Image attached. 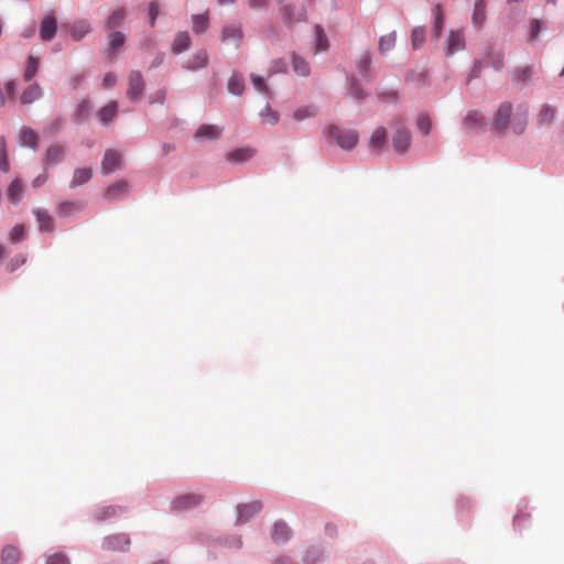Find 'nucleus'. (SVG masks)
<instances>
[{
    "label": "nucleus",
    "mask_w": 564,
    "mask_h": 564,
    "mask_svg": "<svg viewBox=\"0 0 564 564\" xmlns=\"http://www.w3.org/2000/svg\"><path fill=\"white\" fill-rule=\"evenodd\" d=\"M328 135L343 150H351L359 141V134L352 129H340L337 126H329Z\"/></svg>",
    "instance_id": "1"
},
{
    "label": "nucleus",
    "mask_w": 564,
    "mask_h": 564,
    "mask_svg": "<svg viewBox=\"0 0 564 564\" xmlns=\"http://www.w3.org/2000/svg\"><path fill=\"white\" fill-rule=\"evenodd\" d=\"M392 128L394 129V133L392 135L393 149L397 153L403 154L410 147L411 133L401 119H394Z\"/></svg>",
    "instance_id": "2"
},
{
    "label": "nucleus",
    "mask_w": 564,
    "mask_h": 564,
    "mask_svg": "<svg viewBox=\"0 0 564 564\" xmlns=\"http://www.w3.org/2000/svg\"><path fill=\"white\" fill-rule=\"evenodd\" d=\"M67 149L58 143L50 144L43 153L42 162L44 169H50L64 161Z\"/></svg>",
    "instance_id": "3"
},
{
    "label": "nucleus",
    "mask_w": 564,
    "mask_h": 564,
    "mask_svg": "<svg viewBox=\"0 0 564 564\" xmlns=\"http://www.w3.org/2000/svg\"><path fill=\"white\" fill-rule=\"evenodd\" d=\"M144 78L139 70H132L128 77L127 97L131 101H138L144 91Z\"/></svg>",
    "instance_id": "4"
},
{
    "label": "nucleus",
    "mask_w": 564,
    "mask_h": 564,
    "mask_svg": "<svg viewBox=\"0 0 564 564\" xmlns=\"http://www.w3.org/2000/svg\"><path fill=\"white\" fill-rule=\"evenodd\" d=\"M512 115V104L505 101L502 102L495 116L492 128L496 131H505L510 123V118Z\"/></svg>",
    "instance_id": "5"
},
{
    "label": "nucleus",
    "mask_w": 564,
    "mask_h": 564,
    "mask_svg": "<svg viewBox=\"0 0 564 564\" xmlns=\"http://www.w3.org/2000/svg\"><path fill=\"white\" fill-rule=\"evenodd\" d=\"M262 510L260 501H252L249 503L239 505L237 507V522L242 524L251 520Z\"/></svg>",
    "instance_id": "6"
},
{
    "label": "nucleus",
    "mask_w": 564,
    "mask_h": 564,
    "mask_svg": "<svg viewBox=\"0 0 564 564\" xmlns=\"http://www.w3.org/2000/svg\"><path fill=\"white\" fill-rule=\"evenodd\" d=\"M130 546V538L127 534H112L102 542V547L108 551H127Z\"/></svg>",
    "instance_id": "7"
},
{
    "label": "nucleus",
    "mask_w": 564,
    "mask_h": 564,
    "mask_svg": "<svg viewBox=\"0 0 564 564\" xmlns=\"http://www.w3.org/2000/svg\"><path fill=\"white\" fill-rule=\"evenodd\" d=\"M57 30V20L54 13H48L44 17L40 25V37L50 42L54 39Z\"/></svg>",
    "instance_id": "8"
},
{
    "label": "nucleus",
    "mask_w": 564,
    "mask_h": 564,
    "mask_svg": "<svg viewBox=\"0 0 564 564\" xmlns=\"http://www.w3.org/2000/svg\"><path fill=\"white\" fill-rule=\"evenodd\" d=\"M42 96V87L37 83H32L21 91L18 98L21 105L28 106L41 99Z\"/></svg>",
    "instance_id": "9"
},
{
    "label": "nucleus",
    "mask_w": 564,
    "mask_h": 564,
    "mask_svg": "<svg viewBox=\"0 0 564 564\" xmlns=\"http://www.w3.org/2000/svg\"><path fill=\"white\" fill-rule=\"evenodd\" d=\"M121 164V155L119 152L109 149L105 152L102 162H101V171L104 174H110L118 170Z\"/></svg>",
    "instance_id": "10"
},
{
    "label": "nucleus",
    "mask_w": 564,
    "mask_h": 564,
    "mask_svg": "<svg viewBox=\"0 0 564 564\" xmlns=\"http://www.w3.org/2000/svg\"><path fill=\"white\" fill-rule=\"evenodd\" d=\"M465 47V37L462 31H451L446 39L445 53L447 56L462 51Z\"/></svg>",
    "instance_id": "11"
},
{
    "label": "nucleus",
    "mask_w": 564,
    "mask_h": 564,
    "mask_svg": "<svg viewBox=\"0 0 564 564\" xmlns=\"http://www.w3.org/2000/svg\"><path fill=\"white\" fill-rule=\"evenodd\" d=\"M64 28L67 29L68 33L75 41L82 40L91 30L90 23L86 20L75 21L72 24L64 25Z\"/></svg>",
    "instance_id": "12"
},
{
    "label": "nucleus",
    "mask_w": 564,
    "mask_h": 564,
    "mask_svg": "<svg viewBox=\"0 0 564 564\" xmlns=\"http://www.w3.org/2000/svg\"><path fill=\"white\" fill-rule=\"evenodd\" d=\"M291 534H292V531L285 522L276 521L273 524V529L271 532V539L276 544L285 543L290 540Z\"/></svg>",
    "instance_id": "13"
},
{
    "label": "nucleus",
    "mask_w": 564,
    "mask_h": 564,
    "mask_svg": "<svg viewBox=\"0 0 564 564\" xmlns=\"http://www.w3.org/2000/svg\"><path fill=\"white\" fill-rule=\"evenodd\" d=\"M93 177V169L85 166V167H77L73 172L72 180L69 182L70 188H76L79 186H83L87 184Z\"/></svg>",
    "instance_id": "14"
},
{
    "label": "nucleus",
    "mask_w": 564,
    "mask_h": 564,
    "mask_svg": "<svg viewBox=\"0 0 564 564\" xmlns=\"http://www.w3.org/2000/svg\"><path fill=\"white\" fill-rule=\"evenodd\" d=\"M221 134V128L216 124H202L195 132V138L202 141L216 140Z\"/></svg>",
    "instance_id": "15"
},
{
    "label": "nucleus",
    "mask_w": 564,
    "mask_h": 564,
    "mask_svg": "<svg viewBox=\"0 0 564 564\" xmlns=\"http://www.w3.org/2000/svg\"><path fill=\"white\" fill-rule=\"evenodd\" d=\"M208 54L206 51H197L194 53L184 64V67L188 70H197L204 68L208 64Z\"/></svg>",
    "instance_id": "16"
},
{
    "label": "nucleus",
    "mask_w": 564,
    "mask_h": 564,
    "mask_svg": "<svg viewBox=\"0 0 564 564\" xmlns=\"http://www.w3.org/2000/svg\"><path fill=\"white\" fill-rule=\"evenodd\" d=\"M242 39V32L239 26L230 25L225 26L223 30V42L232 44L235 48H238Z\"/></svg>",
    "instance_id": "17"
},
{
    "label": "nucleus",
    "mask_w": 564,
    "mask_h": 564,
    "mask_svg": "<svg viewBox=\"0 0 564 564\" xmlns=\"http://www.w3.org/2000/svg\"><path fill=\"white\" fill-rule=\"evenodd\" d=\"M202 501V497L196 494H187L180 496L173 501V508L184 510L197 506Z\"/></svg>",
    "instance_id": "18"
},
{
    "label": "nucleus",
    "mask_w": 564,
    "mask_h": 564,
    "mask_svg": "<svg viewBox=\"0 0 564 564\" xmlns=\"http://www.w3.org/2000/svg\"><path fill=\"white\" fill-rule=\"evenodd\" d=\"M387 141V130L383 127H378L371 134L369 140V149L372 152H379L383 149Z\"/></svg>",
    "instance_id": "19"
},
{
    "label": "nucleus",
    "mask_w": 564,
    "mask_h": 564,
    "mask_svg": "<svg viewBox=\"0 0 564 564\" xmlns=\"http://www.w3.org/2000/svg\"><path fill=\"white\" fill-rule=\"evenodd\" d=\"M128 192V183L126 181H117L111 184L104 193V198L108 202L116 200L120 195Z\"/></svg>",
    "instance_id": "20"
},
{
    "label": "nucleus",
    "mask_w": 564,
    "mask_h": 564,
    "mask_svg": "<svg viewBox=\"0 0 564 564\" xmlns=\"http://www.w3.org/2000/svg\"><path fill=\"white\" fill-rule=\"evenodd\" d=\"M529 112L528 105H519L518 106V113L514 117L513 121L511 122L512 130L520 134L524 131L525 124H527V117Z\"/></svg>",
    "instance_id": "21"
},
{
    "label": "nucleus",
    "mask_w": 564,
    "mask_h": 564,
    "mask_svg": "<svg viewBox=\"0 0 564 564\" xmlns=\"http://www.w3.org/2000/svg\"><path fill=\"white\" fill-rule=\"evenodd\" d=\"M34 215L39 223V229L42 232H52L54 230V219L43 209H35Z\"/></svg>",
    "instance_id": "22"
},
{
    "label": "nucleus",
    "mask_w": 564,
    "mask_h": 564,
    "mask_svg": "<svg viewBox=\"0 0 564 564\" xmlns=\"http://www.w3.org/2000/svg\"><path fill=\"white\" fill-rule=\"evenodd\" d=\"M19 137L21 145L36 149L39 143V134L35 130L30 127H23L20 130Z\"/></svg>",
    "instance_id": "23"
},
{
    "label": "nucleus",
    "mask_w": 564,
    "mask_h": 564,
    "mask_svg": "<svg viewBox=\"0 0 564 564\" xmlns=\"http://www.w3.org/2000/svg\"><path fill=\"white\" fill-rule=\"evenodd\" d=\"M24 191L25 186L23 182L17 177L9 184L7 189V196L12 204H18Z\"/></svg>",
    "instance_id": "24"
},
{
    "label": "nucleus",
    "mask_w": 564,
    "mask_h": 564,
    "mask_svg": "<svg viewBox=\"0 0 564 564\" xmlns=\"http://www.w3.org/2000/svg\"><path fill=\"white\" fill-rule=\"evenodd\" d=\"M316 115H317V107L315 105H306V106L297 107L293 111L291 118L295 122H302L306 119L315 117Z\"/></svg>",
    "instance_id": "25"
},
{
    "label": "nucleus",
    "mask_w": 564,
    "mask_h": 564,
    "mask_svg": "<svg viewBox=\"0 0 564 564\" xmlns=\"http://www.w3.org/2000/svg\"><path fill=\"white\" fill-rule=\"evenodd\" d=\"M191 46V37L187 32H178L172 43V52L174 54H181L188 50Z\"/></svg>",
    "instance_id": "26"
},
{
    "label": "nucleus",
    "mask_w": 564,
    "mask_h": 564,
    "mask_svg": "<svg viewBox=\"0 0 564 564\" xmlns=\"http://www.w3.org/2000/svg\"><path fill=\"white\" fill-rule=\"evenodd\" d=\"M533 75L532 66L516 67L511 72V80L516 84H525L531 80Z\"/></svg>",
    "instance_id": "27"
},
{
    "label": "nucleus",
    "mask_w": 564,
    "mask_h": 564,
    "mask_svg": "<svg viewBox=\"0 0 564 564\" xmlns=\"http://www.w3.org/2000/svg\"><path fill=\"white\" fill-rule=\"evenodd\" d=\"M433 15V31L435 34V39L438 40L442 34V30L444 26V13L441 4H436L432 10Z\"/></svg>",
    "instance_id": "28"
},
{
    "label": "nucleus",
    "mask_w": 564,
    "mask_h": 564,
    "mask_svg": "<svg viewBox=\"0 0 564 564\" xmlns=\"http://www.w3.org/2000/svg\"><path fill=\"white\" fill-rule=\"evenodd\" d=\"M40 59L35 56H29L23 70V80L31 82L37 74Z\"/></svg>",
    "instance_id": "29"
},
{
    "label": "nucleus",
    "mask_w": 564,
    "mask_h": 564,
    "mask_svg": "<svg viewBox=\"0 0 564 564\" xmlns=\"http://www.w3.org/2000/svg\"><path fill=\"white\" fill-rule=\"evenodd\" d=\"M20 557L21 553L19 549L12 545L4 546L1 552L2 564H17L20 561Z\"/></svg>",
    "instance_id": "30"
},
{
    "label": "nucleus",
    "mask_w": 564,
    "mask_h": 564,
    "mask_svg": "<svg viewBox=\"0 0 564 564\" xmlns=\"http://www.w3.org/2000/svg\"><path fill=\"white\" fill-rule=\"evenodd\" d=\"M117 109L118 104L116 101H111L102 107L98 112L101 123L107 124L111 122L116 118Z\"/></svg>",
    "instance_id": "31"
},
{
    "label": "nucleus",
    "mask_w": 564,
    "mask_h": 564,
    "mask_svg": "<svg viewBox=\"0 0 564 564\" xmlns=\"http://www.w3.org/2000/svg\"><path fill=\"white\" fill-rule=\"evenodd\" d=\"M486 19V3L484 0H476L473 12V23L475 26L480 28Z\"/></svg>",
    "instance_id": "32"
},
{
    "label": "nucleus",
    "mask_w": 564,
    "mask_h": 564,
    "mask_svg": "<svg viewBox=\"0 0 564 564\" xmlns=\"http://www.w3.org/2000/svg\"><path fill=\"white\" fill-rule=\"evenodd\" d=\"M126 15L127 13L124 8L120 7L115 9L106 21V28L111 30L119 26L126 19Z\"/></svg>",
    "instance_id": "33"
},
{
    "label": "nucleus",
    "mask_w": 564,
    "mask_h": 564,
    "mask_svg": "<svg viewBox=\"0 0 564 564\" xmlns=\"http://www.w3.org/2000/svg\"><path fill=\"white\" fill-rule=\"evenodd\" d=\"M395 42H397V33L394 31L389 34L382 35L379 39L380 53L384 55L388 52H390L394 47Z\"/></svg>",
    "instance_id": "34"
},
{
    "label": "nucleus",
    "mask_w": 564,
    "mask_h": 564,
    "mask_svg": "<svg viewBox=\"0 0 564 564\" xmlns=\"http://www.w3.org/2000/svg\"><path fill=\"white\" fill-rule=\"evenodd\" d=\"M245 89V82L241 75L232 74L228 80V90L232 95L240 96Z\"/></svg>",
    "instance_id": "35"
},
{
    "label": "nucleus",
    "mask_w": 564,
    "mask_h": 564,
    "mask_svg": "<svg viewBox=\"0 0 564 564\" xmlns=\"http://www.w3.org/2000/svg\"><path fill=\"white\" fill-rule=\"evenodd\" d=\"M193 31L197 34L204 33L208 29V15L195 14L192 17Z\"/></svg>",
    "instance_id": "36"
},
{
    "label": "nucleus",
    "mask_w": 564,
    "mask_h": 564,
    "mask_svg": "<svg viewBox=\"0 0 564 564\" xmlns=\"http://www.w3.org/2000/svg\"><path fill=\"white\" fill-rule=\"evenodd\" d=\"M556 109L553 106L544 105L538 116V122L540 124H549L555 117Z\"/></svg>",
    "instance_id": "37"
},
{
    "label": "nucleus",
    "mask_w": 564,
    "mask_h": 564,
    "mask_svg": "<svg viewBox=\"0 0 564 564\" xmlns=\"http://www.w3.org/2000/svg\"><path fill=\"white\" fill-rule=\"evenodd\" d=\"M15 91V82L9 80L4 85L0 84V108L6 105L8 98L12 97Z\"/></svg>",
    "instance_id": "38"
},
{
    "label": "nucleus",
    "mask_w": 564,
    "mask_h": 564,
    "mask_svg": "<svg viewBox=\"0 0 564 564\" xmlns=\"http://www.w3.org/2000/svg\"><path fill=\"white\" fill-rule=\"evenodd\" d=\"M253 152L250 149H238L227 154V160L230 162H243L250 159Z\"/></svg>",
    "instance_id": "39"
},
{
    "label": "nucleus",
    "mask_w": 564,
    "mask_h": 564,
    "mask_svg": "<svg viewBox=\"0 0 564 564\" xmlns=\"http://www.w3.org/2000/svg\"><path fill=\"white\" fill-rule=\"evenodd\" d=\"M0 170L3 173H8L10 171V162L7 149V142L4 138H0Z\"/></svg>",
    "instance_id": "40"
},
{
    "label": "nucleus",
    "mask_w": 564,
    "mask_h": 564,
    "mask_svg": "<svg viewBox=\"0 0 564 564\" xmlns=\"http://www.w3.org/2000/svg\"><path fill=\"white\" fill-rule=\"evenodd\" d=\"M487 64L497 70H500L505 64V54L500 51L488 54Z\"/></svg>",
    "instance_id": "41"
},
{
    "label": "nucleus",
    "mask_w": 564,
    "mask_h": 564,
    "mask_svg": "<svg viewBox=\"0 0 564 564\" xmlns=\"http://www.w3.org/2000/svg\"><path fill=\"white\" fill-rule=\"evenodd\" d=\"M416 126L419 131L427 135L432 130V120L427 113H420L416 118Z\"/></svg>",
    "instance_id": "42"
},
{
    "label": "nucleus",
    "mask_w": 564,
    "mask_h": 564,
    "mask_svg": "<svg viewBox=\"0 0 564 564\" xmlns=\"http://www.w3.org/2000/svg\"><path fill=\"white\" fill-rule=\"evenodd\" d=\"M425 41V30L423 26H416L412 30L411 44L414 50L420 48Z\"/></svg>",
    "instance_id": "43"
},
{
    "label": "nucleus",
    "mask_w": 564,
    "mask_h": 564,
    "mask_svg": "<svg viewBox=\"0 0 564 564\" xmlns=\"http://www.w3.org/2000/svg\"><path fill=\"white\" fill-rule=\"evenodd\" d=\"M293 69L300 76H307L310 74V65L308 63L299 56H293Z\"/></svg>",
    "instance_id": "44"
},
{
    "label": "nucleus",
    "mask_w": 564,
    "mask_h": 564,
    "mask_svg": "<svg viewBox=\"0 0 564 564\" xmlns=\"http://www.w3.org/2000/svg\"><path fill=\"white\" fill-rule=\"evenodd\" d=\"M283 11L289 21H300L304 18L305 14L303 8H297L293 10L291 6H285L283 8Z\"/></svg>",
    "instance_id": "45"
},
{
    "label": "nucleus",
    "mask_w": 564,
    "mask_h": 564,
    "mask_svg": "<svg viewBox=\"0 0 564 564\" xmlns=\"http://www.w3.org/2000/svg\"><path fill=\"white\" fill-rule=\"evenodd\" d=\"M108 42L111 48H118L124 44L126 36L122 32H111L108 36Z\"/></svg>",
    "instance_id": "46"
},
{
    "label": "nucleus",
    "mask_w": 564,
    "mask_h": 564,
    "mask_svg": "<svg viewBox=\"0 0 564 564\" xmlns=\"http://www.w3.org/2000/svg\"><path fill=\"white\" fill-rule=\"evenodd\" d=\"M89 111H90V102L88 100H82L77 105L76 122H79L82 119L86 118Z\"/></svg>",
    "instance_id": "47"
},
{
    "label": "nucleus",
    "mask_w": 564,
    "mask_h": 564,
    "mask_svg": "<svg viewBox=\"0 0 564 564\" xmlns=\"http://www.w3.org/2000/svg\"><path fill=\"white\" fill-rule=\"evenodd\" d=\"M316 45L318 51H326L328 48L327 37L321 26H316Z\"/></svg>",
    "instance_id": "48"
},
{
    "label": "nucleus",
    "mask_w": 564,
    "mask_h": 564,
    "mask_svg": "<svg viewBox=\"0 0 564 564\" xmlns=\"http://www.w3.org/2000/svg\"><path fill=\"white\" fill-rule=\"evenodd\" d=\"M251 80L253 84V87L261 93L270 94L269 87L265 85L264 79L261 76L252 75Z\"/></svg>",
    "instance_id": "49"
},
{
    "label": "nucleus",
    "mask_w": 564,
    "mask_h": 564,
    "mask_svg": "<svg viewBox=\"0 0 564 564\" xmlns=\"http://www.w3.org/2000/svg\"><path fill=\"white\" fill-rule=\"evenodd\" d=\"M24 237V226L23 225H15L12 230L10 231V240L12 242H19Z\"/></svg>",
    "instance_id": "50"
},
{
    "label": "nucleus",
    "mask_w": 564,
    "mask_h": 564,
    "mask_svg": "<svg viewBox=\"0 0 564 564\" xmlns=\"http://www.w3.org/2000/svg\"><path fill=\"white\" fill-rule=\"evenodd\" d=\"M260 116L262 118H265L269 123L275 124L279 121V115L278 112L271 110L269 106H267L261 112Z\"/></svg>",
    "instance_id": "51"
},
{
    "label": "nucleus",
    "mask_w": 564,
    "mask_h": 564,
    "mask_svg": "<svg viewBox=\"0 0 564 564\" xmlns=\"http://www.w3.org/2000/svg\"><path fill=\"white\" fill-rule=\"evenodd\" d=\"M117 514V508L115 507H105L97 511L96 518L98 520H105L110 517H115Z\"/></svg>",
    "instance_id": "52"
},
{
    "label": "nucleus",
    "mask_w": 564,
    "mask_h": 564,
    "mask_svg": "<svg viewBox=\"0 0 564 564\" xmlns=\"http://www.w3.org/2000/svg\"><path fill=\"white\" fill-rule=\"evenodd\" d=\"M46 564H69V560L65 554L55 553L47 556Z\"/></svg>",
    "instance_id": "53"
},
{
    "label": "nucleus",
    "mask_w": 564,
    "mask_h": 564,
    "mask_svg": "<svg viewBox=\"0 0 564 564\" xmlns=\"http://www.w3.org/2000/svg\"><path fill=\"white\" fill-rule=\"evenodd\" d=\"M80 209V205L77 204V203H70V202H66V203H62L59 205V212L63 214V215H68L73 212H77Z\"/></svg>",
    "instance_id": "54"
},
{
    "label": "nucleus",
    "mask_w": 564,
    "mask_h": 564,
    "mask_svg": "<svg viewBox=\"0 0 564 564\" xmlns=\"http://www.w3.org/2000/svg\"><path fill=\"white\" fill-rule=\"evenodd\" d=\"M160 9L158 2H151L149 7V17H150V24L151 26H154L155 20L159 15Z\"/></svg>",
    "instance_id": "55"
},
{
    "label": "nucleus",
    "mask_w": 564,
    "mask_h": 564,
    "mask_svg": "<svg viewBox=\"0 0 564 564\" xmlns=\"http://www.w3.org/2000/svg\"><path fill=\"white\" fill-rule=\"evenodd\" d=\"M350 95H351V97L357 98V99H361L365 97L362 89L355 82H352V84H351Z\"/></svg>",
    "instance_id": "56"
},
{
    "label": "nucleus",
    "mask_w": 564,
    "mask_h": 564,
    "mask_svg": "<svg viewBox=\"0 0 564 564\" xmlns=\"http://www.w3.org/2000/svg\"><path fill=\"white\" fill-rule=\"evenodd\" d=\"M117 82V77L115 74L112 73H108L106 74L105 78H104V87L106 88H109V87H112Z\"/></svg>",
    "instance_id": "57"
},
{
    "label": "nucleus",
    "mask_w": 564,
    "mask_h": 564,
    "mask_svg": "<svg viewBox=\"0 0 564 564\" xmlns=\"http://www.w3.org/2000/svg\"><path fill=\"white\" fill-rule=\"evenodd\" d=\"M85 78L84 74H78L70 78L69 86L73 90L77 89L82 80Z\"/></svg>",
    "instance_id": "58"
},
{
    "label": "nucleus",
    "mask_w": 564,
    "mask_h": 564,
    "mask_svg": "<svg viewBox=\"0 0 564 564\" xmlns=\"http://www.w3.org/2000/svg\"><path fill=\"white\" fill-rule=\"evenodd\" d=\"M541 30V22L539 20H534L531 24V39L535 40Z\"/></svg>",
    "instance_id": "59"
},
{
    "label": "nucleus",
    "mask_w": 564,
    "mask_h": 564,
    "mask_svg": "<svg viewBox=\"0 0 564 564\" xmlns=\"http://www.w3.org/2000/svg\"><path fill=\"white\" fill-rule=\"evenodd\" d=\"M47 178H48V177H47V175H46V174H40V175H37V176L33 180V182H32V186H33L34 188H39V187H41L44 183H46Z\"/></svg>",
    "instance_id": "60"
},
{
    "label": "nucleus",
    "mask_w": 564,
    "mask_h": 564,
    "mask_svg": "<svg viewBox=\"0 0 564 564\" xmlns=\"http://www.w3.org/2000/svg\"><path fill=\"white\" fill-rule=\"evenodd\" d=\"M369 65H370V55H369V53H366L362 56L361 66H360V73L361 74L366 73L367 69L369 68Z\"/></svg>",
    "instance_id": "61"
},
{
    "label": "nucleus",
    "mask_w": 564,
    "mask_h": 564,
    "mask_svg": "<svg viewBox=\"0 0 564 564\" xmlns=\"http://www.w3.org/2000/svg\"><path fill=\"white\" fill-rule=\"evenodd\" d=\"M284 68H285V64L283 62H278V63H274V65H272L270 73L275 74L278 72L284 70Z\"/></svg>",
    "instance_id": "62"
},
{
    "label": "nucleus",
    "mask_w": 564,
    "mask_h": 564,
    "mask_svg": "<svg viewBox=\"0 0 564 564\" xmlns=\"http://www.w3.org/2000/svg\"><path fill=\"white\" fill-rule=\"evenodd\" d=\"M165 99V91L160 90L153 97H151V102H163Z\"/></svg>",
    "instance_id": "63"
},
{
    "label": "nucleus",
    "mask_w": 564,
    "mask_h": 564,
    "mask_svg": "<svg viewBox=\"0 0 564 564\" xmlns=\"http://www.w3.org/2000/svg\"><path fill=\"white\" fill-rule=\"evenodd\" d=\"M325 531L328 535H334L336 533V527L333 524H326Z\"/></svg>",
    "instance_id": "64"
}]
</instances>
